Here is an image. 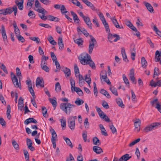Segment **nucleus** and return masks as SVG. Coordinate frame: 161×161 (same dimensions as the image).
Wrapping results in <instances>:
<instances>
[{"mask_svg":"<svg viewBox=\"0 0 161 161\" xmlns=\"http://www.w3.org/2000/svg\"><path fill=\"white\" fill-rule=\"evenodd\" d=\"M80 63L83 65H89L92 69L96 68L95 64L92 60L91 56L87 53H84L79 57Z\"/></svg>","mask_w":161,"mask_h":161,"instance_id":"nucleus-1","label":"nucleus"},{"mask_svg":"<svg viewBox=\"0 0 161 161\" xmlns=\"http://www.w3.org/2000/svg\"><path fill=\"white\" fill-rule=\"evenodd\" d=\"M75 107V105L69 103H61L60 105V108L67 114H69L71 112L72 108Z\"/></svg>","mask_w":161,"mask_h":161,"instance_id":"nucleus-2","label":"nucleus"},{"mask_svg":"<svg viewBox=\"0 0 161 161\" xmlns=\"http://www.w3.org/2000/svg\"><path fill=\"white\" fill-rule=\"evenodd\" d=\"M161 123L159 122L153 123L151 124L146 126L144 129L143 131L145 132L151 131L154 129L155 128L157 127L160 125Z\"/></svg>","mask_w":161,"mask_h":161,"instance_id":"nucleus-3","label":"nucleus"},{"mask_svg":"<svg viewBox=\"0 0 161 161\" xmlns=\"http://www.w3.org/2000/svg\"><path fill=\"white\" fill-rule=\"evenodd\" d=\"M35 8L34 9L38 12L41 14H44V11L46 13L47 12V11L41 7V4L38 0H36L35 1Z\"/></svg>","mask_w":161,"mask_h":161,"instance_id":"nucleus-4","label":"nucleus"},{"mask_svg":"<svg viewBox=\"0 0 161 161\" xmlns=\"http://www.w3.org/2000/svg\"><path fill=\"white\" fill-rule=\"evenodd\" d=\"M17 8L16 5L14 6L12 8L11 7H9L4 9L5 15L10 14L14 11V15L16 16L17 14Z\"/></svg>","mask_w":161,"mask_h":161,"instance_id":"nucleus-5","label":"nucleus"},{"mask_svg":"<svg viewBox=\"0 0 161 161\" xmlns=\"http://www.w3.org/2000/svg\"><path fill=\"white\" fill-rule=\"evenodd\" d=\"M11 77L12 82L14 86L17 88L19 87L21 89L20 80H19V83L17 77L13 73H11Z\"/></svg>","mask_w":161,"mask_h":161,"instance_id":"nucleus-6","label":"nucleus"},{"mask_svg":"<svg viewBox=\"0 0 161 161\" xmlns=\"http://www.w3.org/2000/svg\"><path fill=\"white\" fill-rule=\"evenodd\" d=\"M50 131L52 134L51 142L53 144V147L55 149L56 147V139L57 138V135L55 131L53 129L51 128L50 130Z\"/></svg>","mask_w":161,"mask_h":161,"instance_id":"nucleus-7","label":"nucleus"},{"mask_svg":"<svg viewBox=\"0 0 161 161\" xmlns=\"http://www.w3.org/2000/svg\"><path fill=\"white\" fill-rule=\"evenodd\" d=\"M91 41L89 42V45L88 47V53L90 54L92 53L95 44L97 42L96 39L92 36H90Z\"/></svg>","mask_w":161,"mask_h":161,"instance_id":"nucleus-8","label":"nucleus"},{"mask_svg":"<svg viewBox=\"0 0 161 161\" xmlns=\"http://www.w3.org/2000/svg\"><path fill=\"white\" fill-rule=\"evenodd\" d=\"M100 76L101 81L103 79V81L107 83L108 85H110L111 84V83L109 79L107 77V73L106 71L101 72Z\"/></svg>","mask_w":161,"mask_h":161,"instance_id":"nucleus-9","label":"nucleus"},{"mask_svg":"<svg viewBox=\"0 0 161 161\" xmlns=\"http://www.w3.org/2000/svg\"><path fill=\"white\" fill-rule=\"evenodd\" d=\"M113 38H115V39L113 41L115 42H117L120 39V37L119 36L116 34H114V35L109 34V36H108V39L110 42H113L112 40Z\"/></svg>","mask_w":161,"mask_h":161,"instance_id":"nucleus-10","label":"nucleus"},{"mask_svg":"<svg viewBox=\"0 0 161 161\" xmlns=\"http://www.w3.org/2000/svg\"><path fill=\"white\" fill-rule=\"evenodd\" d=\"M36 86L37 87L40 86L42 87H44V81L42 78L38 77L36 80Z\"/></svg>","mask_w":161,"mask_h":161,"instance_id":"nucleus-11","label":"nucleus"},{"mask_svg":"<svg viewBox=\"0 0 161 161\" xmlns=\"http://www.w3.org/2000/svg\"><path fill=\"white\" fill-rule=\"evenodd\" d=\"M68 123L69 127L72 130H74L75 127V122L73 119H68Z\"/></svg>","mask_w":161,"mask_h":161,"instance_id":"nucleus-12","label":"nucleus"},{"mask_svg":"<svg viewBox=\"0 0 161 161\" xmlns=\"http://www.w3.org/2000/svg\"><path fill=\"white\" fill-rule=\"evenodd\" d=\"M136 121L134 122L135 130L138 132L140 130L141 120L139 119H136Z\"/></svg>","mask_w":161,"mask_h":161,"instance_id":"nucleus-13","label":"nucleus"},{"mask_svg":"<svg viewBox=\"0 0 161 161\" xmlns=\"http://www.w3.org/2000/svg\"><path fill=\"white\" fill-rule=\"evenodd\" d=\"M129 76L130 80L132 81V83L136 84V81L134 77V71L133 69H130Z\"/></svg>","mask_w":161,"mask_h":161,"instance_id":"nucleus-14","label":"nucleus"},{"mask_svg":"<svg viewBox=\"0 0 161 161\" xmlns=\"http://www.w3.org/2000/svg\"><path fill=\"white\" fill-rule=\"evenodd\" d=\"M86 24L87 25L88 27L92 29V24L91 22L90 19L88 16H85L83 19Z\"/></svg>","mask_w":161,"mask_h":161,"instance_id":"nucleus-15","label":"nucleus"},{"mask_svg":"<svg viewBox=\"0 0 161 161\" xmlns=\"http://www.w3.org/2000/svg\"><path fill=\"white\" fill-rule=\"evenodd\" d=\"M73 40L75 43L78 46H80L81 47H83V41L81 38L76 39L75 37L73 38Z\"/></svg>","mask_w":161,"mask_h":161,"instance_id":"nucleus-16","label":"nucleus"},{"mask_svg":"<svg viewBox=\"0 0 161 161\" xmlns=\"http://www.w3.org/2000/svg\"><path fill=\"white\" fill-rule=\"evenodd\" d=\"M125 25L128 27H130L132 30L136 32L137 30L136 28L134 26L131 22L128 19H125Z\"/></svg>","mask_w":161,"mask_h":161,"instance_id":"nucleus-17","label":"nucleus"},{"mask_svg":"<svg viewBox=\"0 0 161 161\" xmlns=\"http://www.w3.org/2000/svg\"><path fill=\"white\" fill-rule=\"evenodd\" d=\"M15 3L19 10H21L23 9L24 0H16Z\"/></svg>","mask_w":161,"mask_h":161,"instance_id":"nucleus-18","label":"nucleus"},{"mask_svg":"<svg viewBox=\"0 0 161 161\" xmlns=\"http://www.w3.org/2000/svg\"><path fill=\"white\" fill-rule=\"evenodd\" d=\"M70 13L71 15L73 17V19L74 22L75 23L79 24L80 20L79 19V18L78 17L76 14L72 11H70Z\"/></svg>","mask_w":161,"mask_h":161,"instance_id":"nucleus-19","label":"nucleus"},{"mask_svg":"<svg viewBox=\"0 0 161 161\" xmlns=\"http://www.w3.org/2000/svg\"><path fill=\"white\" fill-rule=\"evenodd\" d=\"M131 158V156H130L129 154H126L121 157L118 161H127Z\"/></svg>","mask_w":161,"mask_h":161,"instance_id":"nucleus-20","label":"nucleus"},{"mask_svg":"<svg viewBox=\"0 0 161 161\" xmlns=\"http://www.w3.org/2000/svg\"><path fill=\"white\" fill-rule=\"evenodd\" d=\"M110 19L111 21H112L114 25L116 28L119 29L123 28V26L121 27L120 26L117 20L116 19L115 17H111Z\"/></svg>","mask_w":161,"mask_h":161,"instance_id":"nucleus-21","label":"nucleus"},{"mask_svg":"<svg viewBox=\"0 0 161 161\" xmlns=\"http://www.w3.org/2000/svg\"><path fill=\"white\" fill-rule=\"evenodd\" d=\"M24 107V101L22 97H20L18 103V109L20 111H22Z\"/></svg>","mask_w":161,"mask_h":161,"instance_id":"nucleus-22","label":"nucleus"},{"mask_svg":"<svg viewBox=\"0 0 161 161\" xmlns=\"http://www.w3.org/2000/svg\"><path fill=\"white\" fill-rule=\"evenodd\" d=\"M144 4L147 8V9L151 13L153 12V8L151 4L147 2H145L143 3Z\"/></svg>","mask_w":161,"mask_h":161,"instance_id":"nucleus-23","label":"nucleus"},{"mask_svg":"<svg viewBox=\"0 0 161 161\" xmlns=\"http://www.w3.org/2000/svg\"><path fill=\"white\" fill-rule=\"evenodd\" d=\"M31 123L37 124V121L33 118H30L26 119L24 122L25 124L26 125H28Z\"/></svg>","mask_w":161,"mask_h":161,"instance_id":"nucleus-24","label":"nucleus"},{"mask_svg":"<svg viewBox=\"0 0 161 161\" xmlns=\"http://www.w3.org/2000/svg\"><path fill=\"white\" fill-rule=\"evenodd\" d=\"M121 53L124 61L126 62H128L129 60L127 58L125 49L124 48H121Z\"/></svg>","mask_w":161,"mask_h":161,"instance_id":"nucleus-25","label":"nucleus"},{"mask_svg":"<svg viewBox=\"0 0 161 161\" xmlns=\"http://www.w3.org/2000/svg\"><path fill=\"white\" fill-rule=\"evenodd\" d=\"M161 51L157 50L155 52V61L156 62L161 61Z\"/></svg>","mask_w":161,"mask_h":161,"instance_id":"nucleus-26","label":"nucleus"},{"mask_svg":"<svg viewBox=\"0 0 161 161\" xmlns=\"http://www.w3.org/2000/svg\"><path fill=\"white\" fill-rule=\"evenodd\" d=\"M93 150L97 154H100L103 152L102 149L100 147L97 146H93Z\"/></svg>","mask_w":161,"mask_h":161,"instance_id":"nucleus-27","label":"nucleus"},{"mask_svg":"<svg viewBox=\"0 0 161 161\" xmlns=\"http://www.w3.org/2000/svg\"><path fill=\"white\" fill-rule=\"evenodd\" d=\"M2 30V34L3 36V38L4 41L7 40V36L6 34V32L5 30L4 26L2 25L1 27Z\"/></svg>","mask_w":161,"mask_h":161,"instance_id":"nucleus-28","label":"nucleus"},{"mask_svg":"<svg viewBox=\"0 0 161 161\" xmlns=\"http://www.w3.org/2000/svg\"><path fill=\"white\" fill-rule=\"evenodd\" d=\"M48 59V57L44 55L42 56L41 58V65H46L47 64V60Z\"/></svg>","mask_w":161,"mask_h":161,"instance_id":"nucleus-29","label":"nucleus"},{"mask_svg":"<svg viewBox=\"0 0 161 161\" xmlns=\"http://www.w3.org/2000/svg\"><path fill=\"white\" fill-rule=\"evenodd\" d=\"M58 41L59 46V48L61 50H62L64 47V44L63 42L62 37H59L58 38Z\"/></svg>","mask_w":161,"mask_h":161,"instance_id":"nucleus-30","label":"nucleus"},{"mask_svg":"<svg viewBox=\"0 0 161 161\" xmlns=\"http://www.w3.org/2000/svg\"><path fill=\"white\" fill-rule=\"evenodd\" d=\"M99 127L101 130L102 135L105 136H108V134L107 132L106 131V130L103 127V125L101 124H100L99 125Z\"/></svg>","mask_w":161,"mask_h":161,"instance_id":"nucleus-31","label":"nucleus"},{"mask_svg":"<svg viewBox=\"0 0 161 161\" xmlns=\"http://www.w3.org/2000/svg\"><path fill=\"white\" fill-rule=\"evenodd\" d=\"M70 1L72 2L75 5L78 6L81 9H83L82 6L80 4V2L77 0H69Z\"/></svg>","mask_w":161,"mask_h":161,"instance_id":"nucleus-32","label":"nucleus"},{"mask_svg":"<svg viewBox=\"0 0 161 161\" xmlns=\"http://www.w3.org/2000/svg\"><path fill=\"white\" fill-rule=\"evenodd\" d=\"M47 40L53 45H55L57 44V42L54 40L53 37L51 36H49L47 38Z\"/></svg>","mask_w":161,"mask_h":161,"instance_id":"nucleus-33","label":"nucleus"},{"mask_svg":"<svg viewBox=\"0 0 161 161\" xmlns=\"http://www.w3.org/2000/svg\"><path fill=\"white\" fill-rule=\"evenodd\" d=\"M63 139L65 141L68 145L71 148L73 147V145H72L70 140L69 138L64 136L63 137Z\"/></svg>","mask_w":161,"mask_h":161,"instance_id":"nucleus-34","label":"nucleus"},{"mask_svg":"<svg viewBox=\"0 0 161 161\" xmlns=\"http://www.w3.org/2000/svg\"><path fill=\"white\" fill-rule=\"evenodd\" d=\"M142 66L143 68H146L147 64V63L144 57L141 58Z\"/></svg>","mask_w":161,"mask_h":161,"instance_id":"nucleus-35","label":"nucleus"},{"mask_svg":"<svg viewBox=\"0 0 161 161\" xmlns=\"http://www.w3.org/2000/svg\"><path fill=\"white\" fill-rule=\"evenodd\" d=\"M47 19L50 21H59V19L58 18L51 15H49L47 16Z\"/></svg>","mask_w":161,"mask_h":161,"instance_id":"nucleus-36","label":"nucleus"},{"mask_svg":"<svg viewBox=\"0 0 161 161\" xmlns=\"http://www.w3.org/2000/svg\"><path fill=\"white\" fill-rule=\"evenodd\" d=\"M116 102L118 105L121 108H124V105L123 103L122 100L120 98H117L116 99Z\"/></svg>","mask_w":161,"mask_h":161,"instance_id":"nucleus-37","label":"nucleus"},{"mask_svg":"<svg viewBox=\"0 0 161 161\" xmlns=\"http://www.w3.org/2000/svg\"><path fill=\"white\" fill-rule=\"evenodd\" d=\"M11 112V107L10 105H8L7 107V118L10 119L11 118V116L10 114Z\"/></svg>","mask_w":161,"mask_h":161,"instance_id":"nucleus-38","label":"nucleus"},{"mask_svg":"<svg viewBox=\"0 0 161 161\" xmlns=\"http://www.w3.org/2000/svg\"><path fill=\"white\" fill-rule=\"evenodd\" d=\"M76 92L80 96H81L83 95V92L82 90L79 88L75 87L73 91Z\"/></svg>","mask_w":161,"mask_h":161,"instance_id":"nucleus-39","label":"nucleus"},{"mask_svg":"<svg viewBox=\"0 0 161 161\" xmlns=\"http://www.w3.org/2000/svg\"><path fill=\"white\" fill-rule=\"evenodd\" d=\"M93 142L94 144L97 146H99L101 144L100 141L97 137L93 138Z\"/></svg>","mask_w":161,"mask_h":161,"instance_id":"nucleus-40","label":"nucleus"},{"mask_svg":"<svg viewBox=\"0 0 161 161\" xmlns=\"http://www.w3.org/2000/svg\"><path fill=\"white\" fill-rule=\"evenodd\" d=\"M100 92L102 94L105 95L107 97L110 98L111 96L105 90L102 89L101 90Z\"/></svg>","mask_w":161,"mask_h":161,"instance_id":"nucleus-41","label":"nucleus"},{"mask_svg":"<svg viewBox=\"0 0 161 161\" xmlns=\"http://www.w3.org/2000/svg\"><path fill=\"white\" fill-rule=\"evenodd\" d=\"M153 29L156 33L161 37V31L158 29L155 25H154Z\"/></svg>","mask_w":161,"mask_h":161,"instance_id":"nucleus-42","label":"nucleus"},{"mask_svg":"<svg viewBox=\"0 0 161 161\" xmlns=\"http://www.w3.org/2000/svg\"><path fill=\"white\" fill-rule=\"evenodd\" d=\"M96 108L98 114L100 117L101 118L105 114L101 110L100 108H98L97 106L95 107Z\"/></svg>","mask_w":161,"mask_h":161,"instance_id":"nucleus-43","label":"nucleus"},{"mask_svg":"<svg viewBox=\"0 0 161 161\" xmlns=\"http://www.w3.org/2000/svg\"><path fill=\"white\" fill-rule=\"evenodd\" d=\"M110 90L111 92L115 95L117 96L118 94L116 88H114L113 86H111L110 88Z\"/></svg>","mask_w":161,"mask_h":161,"instance_id":"nucleus-44","label":"nucleus"},{"mask_svg":"<svg viewBox=\"0 0 161 161\" xmlns=\"http://www.w3.org/2000/svg\"><path fill=\"white\" fill-rule=\"evenodd\" d=\"M12 144L16 150H19V145L14 140L12 141Z\"/></svg>","mask_w":161,"mask_h":161,"instance_id":"nucleus-45","label":"nucleus"},{"mask_svg":"<svg viewBox=\"0 0 161 161\" xmlns=\"http://www.w3.org/2000/svg\"><path fill=\"white\" fill-rule=\"evenodd\" d=\"M103 25L105 28V31L106 32L108 33V36H109V34H111L110 33V30L108 24L107 23L103 24Z\"/></svg>","mask_w":161,"mask_h":161,"instance_id":"nucleus-46","label":"nucleus"},{"mask_svg":"<svg viewBox=\"0 0 161 161\" xmlns=\"http://www.w3.org/2000/svg\"><path fill=\"white\" fill-rule=\"evenodd\" d=\"M24 153L26 161H29V154L28 152L25 150H23Z\"/></svg>","mask_w":161,"mask_h":161,"instance_id":"nucleus-47","label":"nucleus"},{"mask_svg":"<svg viewBox=\"0 0 161 161\" xmlns=\"http://www.w3.org/2000/svg\"><path fill=\"white\" fill-rule=\"evenodd\" d=\"M61 12L62 14H63L65 15V14L68 12L67 11L64 5H62L61 7L60 8Z\"/></svg>","mask_w":161,"mask_h":161,"instance_id":"nucleus-48","label":"nucleus"},{"mask_svg":"<svg viewBox=\"0 0 161 161\" xmlns=\"http://www.w3.org/2000/svg\"><path fill=\"white\" fill-rule=\"evenodd\" d=\"M75 103L77 105L79 106L82 104L84 103V101L80 99L79 98L77 99L75 101Z\"/></svg>","mask_w":161,"mask_h":161,"instance_id":"nucleus-49","label":"nucleus"},{"mask_svg":"<svg viewBox=\"0 0 161 161\" xmlns=\"http://www.w3.org/2000/svg\"><path fill=\"white\" fill-rule=\"evenodd\" d=\"M60 121L61 123V125L62 128V129L63 130L65 129L66 125V120L65 119H60Z\"/></svg>","mask_w":161,"mask_h":161,"instance_id":"nucleus-50","label":"nucleus"},{"mask_svg":"<svg viewBox=\"0 0 161 161\" xmlns=\"http://www.w3.org/2000/svg\"><path fill=\"white\" fill-rule=\"evenodd\" d=\"M74 71L75 76L77 77V75L79 74V71L78 67L76 64H75L74 65Z\"/></svg>","mask_w":161,"mask_h":161,"instance_id":"nucleus-51","label":"nucleus"},{"mask_svg":"<svg viewBox=\"0 0 161 161\" xmlns=\"http://www.w3.org/2000/svg\"><path fill=\"white\" fill-rule=\"evenodd\" d=\"M141 140L140 138H139L137 139L136 140H135L134 141L132 142H131L130 144L129 145V146L130 147H132L135 144H136L137 143L139 142Z\"/></svg>","mask_w":161,"mask_h":161,"instance_id":"nucleus-52","label":"nucleus"},{"mask_svg":"<svg viewBox=\"0 0 161 161\" xmlns=\"http://www.w3.org/2000/svg\"><path fill=\"white\" fill-rule=\"evenodd\" d=\"M109 127L113 134H114L115 133H116V134H117V130L112 123V125H109Z\"/></svg>","mask_w":161,"mask_h":161,"instance_id":"nucleus-53","label":"nucleus"},{"mask_svg":"<svg viewBox=\"0 0 161 161\" xmlns=\"http://www.w3.org/2000/svg\"><path fill=\"white\" fill-rule=\"evenodd\" d=\"M70 81L71 84V91L72 92H73L74 87H75V81L72 78L70 79Z\"/></svg>","mask_w":161,"mask_h":161,"instance_id":"nucleus-54","label":"nucleus"},{"mask_svg":"<svg viewBox=\"0 0 161 161\" xmlns=\"http://www.w3.org/2000/svg\"><path fill=\"white\" fill-rule=\"evenodd\" d=\"M61 90L60 85L58 82H57L55 85V90L57 92H59Z\"/></svg>","mask_w":161,"mask_h":161,"instance_id":"nucleus-55","label":"nucleus"},{"mask_svg":"<svg viewBox=\"0 0 161 161\" xmlns=\"http://www.w3.org/2000/svg\"><path fill=\"white\" fill-rule=\"evenodd\" d=\"M161 73L159 72V68L155 67L154 71L153 77H154L155 75L158 76Z\"/></svg>","mask_w":161,"mask_h":161,"instance_id":"nucleus-56","label":"nucleus"},{"mask_svg":"<svg viewBox=\"0 0 161 161\" xmlns=\"http://www.w3.org/2000/svg\"><path fill=\"white\" fill-rule=\"evenodd\" d=\"M64 72L65 74V76H67V77L69 76L70 75V70L69 69L67 68H66L64 70Z\"/></svg>","mask_w":161,"mask_h":161,"instance_id":"nucleus-57","label":"nucleus"},{"mask_svg":"<svg viewBox=\"0 0 161 161\" xmlns=\"http://www.w3.org/2000/svg\"><path fill=\"white\" fill-rule=\"evenodd\" d=\"M85 81L87 83L88 85L90 86L91 82V79L89 75H86L85 77Z\"/></svg>","mask_w":161,"mask_h":161,"instance_id":"nucleus-58","label":"nucleus"},{"mask_svg":"<svg viewBox=\"0 0 161 161\" xmlns=\"http://www.w3.org/2000/svg\"><path fill=\"white\" fill-rule=\"evenodd\" d=\"M28 89L33 97L34 98H35L36 97V96L34 92V91L32 89V86L29 87Z\"/></svg>","mask_w":161,"mask_h":161,"instance_id":"nucleus-59","label":"nucleus"},{"mask_svg":"<svg viewBox=\"0 0 161 161\" xmlns=\"http://www.w3.org/2000/svg\"><path fill=\"white\" fill-rule=\"evenodd\" d=\"M30 38L31 40L36 42L37 43H40V39L37 37H31Z\"/></svg>","mask_w":161,"mask_h":161,"instance_id":"nucleus-60","label":"nucleus"},{"mask_svg":"<svg viewBox=\"0 0 161 161\" xmlns=\"http://www.w3.org/2000/svg\"><path fill=\"white\" fill-rule=\"evenodd\" d=\"M131 92L132 94V101H134L135 103L136 102V96L134 92L132 90H131Z\"/></svg>","mask_w":161,"mask_h":161,"instance_id":"nucleus-61","label":"nucleus"},{"mask_svg":"<svg viewBox=\"0 0 161 161\" xmlns=\"http://www.w3.org/2000/svg\"><path fill=\"white\" fill-rule=\"evenodd\" d=\"M28 15L31 17V18H34L35 17L36 15L34 13V12L31 11V10H30L28 13Z\"/></svg>","mask_w":161,"mask_h":161,"instance_id":"nucleus-62","label":"nucleus"},{"mask_svg":"<svg viewBox=\"0 0 161 161\" xmlns=\"http://www.w3.org/2000/svg\"><path fill=\"white\" fill-rule=\"evenodd\" d=\"M82 137L85 142H86L87 141V132L86 131H84L82 133Z\"/></svg>","mask_w":161,"mask_h":161,"instance_id":"nucleus-63","label":"nucleus"},{"mask_svg":"<svg viewBox=\"0 0 161 161\" xmlns=\"http://www.w3.org/2000/svg\"><path fill=\"white\" fill-rule=\"evenodd\" d=\"M42 69L47 72H49L50 71L49 68L46 65L41 66Z\"/></svg>","mask_w":161,"mask_h":161,"instance_id":"nucleus-64","label":"nucleus"}]
</instances>
